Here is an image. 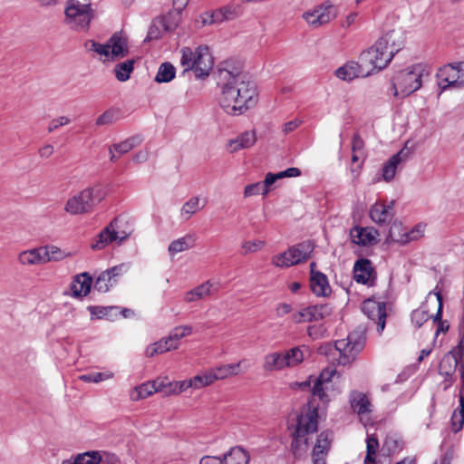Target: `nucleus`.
<instances>
[{"mask_svg":"<svg viewBox=\"0 0 464 464\" xmlns=\"http://www.w3.org/2000/svg\"><path fill=\"white\" fill-rule=\"evenodd\" d=\"M218 86L220 89L218 103L229 115H241L257 102V90L254 82L235 60H226L218 65Z\"/></svg>","mask_w":464,"mask_h":464,"instance_id":"f257e3e1","label":"nucleus"},{"mask_svg":"<svg viewBox=\"0 0 464 464\" xmlns=\"http://www.w3.org/2000/svg\"><path fill=\"white\" fill-rule=\"evenodd\" d=\"M180 65L184 68L183 73L193 71L196 77L204 79L208 76L214 65V59L207 45H198L196 48L182 47L179 50Z\"/></svg>","mask_w":464,"mask_h":464,"instance_id":"f03ea898","label":"nucleus"},{"mask_svg":"<svg viewBox=\"0 0 464 464\" xmlns=\"http://www.w3.org/2000/svg\"><path fill=\"white\" fill-rule=\"evenodd\" d=\"M309 408L304 413L296 416L295 430L293 432L292 450L294 454L300 457L306 451L310 433L317 431V407Z\"/></svg>","mask_w":464,"mask_h":464,"instance_id":"7ed1b4c3","label":"nucleus"},{"mask_svg":"<svg viewBox=\"0 0 464 464\" xmlns=\"http://www.w3.org/2000/svg\"><path fill=\"white\" fill-rule=\"evenodd\" d=\"M423 72L420 63L396 72L391 80L393 96L404 98L418 91L422 85Z\"/></svg>","mask_w":464,"mask_h":464,"instance_id":"20e7f679","label":"nucleus"},{"mask_svg":"<svg viewBox=\"0 0 464 464\" xmlns=\"http://www.w3.org/2000/svg\"><path fill=\"white\" fill-rule=\"evenodd\" d=\"M95 11L91 0H68L64 9V23L72 30L87 31Z\"/></svg>","mask_w":464,"mask_h":464,"instance_id":"39448f33","label":"nucleus"},{"mask_svg":"<svg viewBox=\"0 0 464 464\" xmlns=\"http://www.w3.org/2000/svg\"><path fill=\"white\" fill-rule=\"evenodd\" d=\"M105 196L106 192L101 186L87 188L69 198L64 209L72 215L87 213L92 211L93 207L101 202Z\"/></svg>","mask_w":464,"mask_h":464,"instance_id":"423d86ee","label":"nucleus"},{"mask_svg":"<svg viewBox=\"0 0 464 464\" xmlns=\"http://www.w3.org/2000/svg\"><path fill=\"white\" fill-rule=\"evenodd\" d=\"M365 343V335L362 330L351 332L345 339L335 341L334 347L339 353L338 363L347 365L354 361Z\"/></svg>","mask_w":464,"mask_h":464,"instance_id":"0eeeda50","label":"nucleus"},{"mask_svg":"<svg viewBox=\"0 0 464 464\" xmlns=\"http://www.w3.org/2000/svg\"><path fill=\"white\" fill-rule=\"evenodd\" d=\"M392 61L385 50L376 42L369 49L362 51L359 56V62L363 69L369 71V75L374 72L384 69Z\"/></svg>","mask_w":464,"mask_h":464,"instance_id":"6e6552de","label":"nucleus"},{"mask_svg":"<svg viewBox=\"0 0 464 464\" xmlns=\"http://www.w3.org/2000/svg\"><path fill=\"white\" fill-rule=\"evenodd\" d=\"M336 16V8L329 1H325L316 6L314 10L307 11L303 14V18L314 28H317L330 23Z\"/></svg>","mask_w":464,"mask_h":464,"instance_id":"1a4fd4ad","label":"nucleus"},{"mask_svg":"<svg viewBox=\"0 0 464 464\" xmlns=\"http://www.w3.org/2000/svg\"><path fill=\"white\" fill-rule=\"evenodd\" d=\"M362 311L370 320L377 324V331L379 334H382L386 324V304L369 298L362 302Z\"/></svg>","mask_w":464,"mask_h":464,"instance_id":"9d476101","label":"nucleus"},{"mask_svg":"<svg viewBox=\"0 0 464 464\" xmlns=\"http://www.w3.org/2000/svg\"><path fill=\"white\" fill-rule=\"evenodd\" d=\"M461 65L462 63L448 64L440 69L438 78L440 88L464 86V71Z\"/></svg>","mask_w":464,"mask_h":464,"instance_id":"9b49d317","label":"nucleus"},{"mask_svg":"<svg viewBox=\"0 0 464 464\" xmlns=\"http://www.w3.org/2000/svg\"><path fill=\"white\" fill-rule=\"evenodd\" d=\"M395 201H377L370 208L371 219L380 225H389L394 217Z\"/></svg>","mask_w":464,"mask_h":464,"instance_id":"f8f14e48","label":"nucleus"},{"mask_svg":"<svg viewBox=\"0 0 464 464\" xmlns=\"http://www.w3.org/2000/svg\"><path fill=\"white\" fill-rule=\"evenodd\" d=\"M129 268L126 264H121L102 272L94 283V289L105 293L110 287L117 283L118 277L125 273Z\"/></svg>","mask_w":464,"mask_h":464,"instance_id":"ddd939ff","label":"nucleus"},{"mask_svg":"<svg viewBox=\"0 0 464 464\" xmlns=\"http://www.w3.org/2000/svg\"><path fill=\"white\" fill-rule=\"evenodd\" d=\"M377 43L378 46L381 45L392 59L404 45L403 34L400 30H392L383 34Z\"/></svg>","mask_w":464,"mask_h":464,"instance_id":"4468645a","label":"nucleus"},{"mask_svg":"<svg viewBox=\"0 0 464 464\" xmlns=\"http://www.w3.org/2000/svg\"><path fill=\"white\" fill-rule=\"evenodd\" d=\"M353 278L357 283L372 285L375 271L369 259L361 258L353 266Z\"/></svg>","mask_w":464,"mask_h":464,"instance_id":"2eb2a0df","label":"nucleus"},{"mask_svg":"<svg viewBox=\"0 0 464 464\" xmlns=\"http://www.w3.org/2000/svg\"><path fill=\"white\" fill-rule=\"evenodd\" d=\"M334 74L343 81L350 82L356 77L369 76V71L364 70L360 62L350 61L336 69Z\"/></svg>","mask_w":464,"mask_h":464,"instance_id":"dca6fc26","label":"nucleus"},{"mask_svg":"<svg viewBox=\"0 0 464 464\" xmlns=\"http://www.w3.org/2000/svg\"><path fill=\"white\" fill-rule=\"evenodd\" d=\"M116 220L112 221L107 227H105L99 235V239L96 243L92 245V249H102L109 243L119 241L121 243L127 237V234H120L115 230Z\"/></svg>","mask_w":464,"mask_h":464,"instance_id":"f3484780","label":"nucleus"},{"mask_svg":"<svg viewBox=\"0 0 464 464\" xmlns=\"http://www.w3.org/2000/svg\"><path fill=\"white\" fill-rule=\"evenodd\" d=\"M256 142V134L255 130H246L240 133L235 139L229 140L227 148L231 153L240 150L249 149Z\"/></svg>","mask_w":464,"mask_h":464,"instance_id":"a211bd4d","label":"nucleus"},{"mask_svg":"<svg viewBox=\"0 0 464 464\" xmlns=\"http://www.w3.org/2000/svg\"><path fill=\"white\" fill-rule=\"evenodd\" d=\"M349 401L353 411L360 416L361 420H362L365 414L372 411L369 399L361 392L352 391L349 395Z\"/></svg>","mask_w":464,"mask_h":464,"instance_id":"6ab92c4d","label":"nucleus"},{"mask_svg":"<svg viewBox=\"0 0 464 464\" xmlns=\"http://www.w3.org/2000/svg\"><path fill=\"white\" fill-rule=\"evenodd\" d=\"M331 372H323L318 377L314 380L312 387V396L317 397L324 404L327 403L330 399L326 393L328 385L330 383Z\"/></svg>","mask_w":464,"mask_h":464,"instance_id":"aec40b11","label":"nucleus"},{"mask_svg":"<svg viewBox=\"0 0 464 464\" xmlns=\"http://www.w3.org/2000/svg\"><path fill=\"white\" fill-rule=\"evenodd\" d=\"M92 284V278L87 272L75 276L74 279L71 284V290L72 292L73 296H86L90 293Z\"/></svg>","mask_w":464,"mask_h":464,"instance_id":"412c9836","label":"nucleus"},{"mask_svg":"<svg viewBox=\"0 0 464 464\" xmlns=\"http://www.w3.org/2000/svg\"><path fill=\"white\" fill-rule=\"evenodd\" d=\"M463 362L457 357L455 351H450L441 359L439 365V373L442 376L451 378L457 367Z\"/></svg>","mask_w":464,"mask_h":464,"instance_id":"4be33fe9","label":"nucleus"},{"mask_svg":"<svg viewBox=\"0 0 464 464\" xmlns=\"http://www.w3.org/2000/svg\"><path fill=\"white\" fill-rule=\"evenodd\" d=\"M111 59L122 58L129 53L127 39L119 33L113 34L109 39Z\"/></svg>","mask_w":464,"mask_h":464,"instance_id":"5701e85b","label":"nucleus"},{"mask_svg":"<svg viewBox=\"0 0 464 464\" xmlns=\"http://www.w3.org/2000/svg\"><path fill=\"white\" fill-rule=\"evenodd\" d=\"M375 230H369L368 228L354 227L350 231L352 242L356 245L367 246L376 243L374 234Z\"/></svg>","mask_w":464,"mask_h":464,"instance_id":"b1692460","label":"nucleus"},{"mask_svg":"<svg viewBox=\"0 0 464 464\" xmlns=\"http://www.w3.org/2000/svg\"><path fill=\"white\" fill-rule=\"evenodd\" d=\"M403 150L399 151L397 154L392 156L388 161H386L382 169V178H376L373 182H378L383 179L386 182L392 181L396 174L398 164L401 160V155Z\"/></svg>","mask_w":464,"mask_h":464,"instance_id":"393cba45","label":"nucleus"},{"mask_svg":"<svg viewBox=\"0 0 464 464\" xmlns=\"http://www.w3.org/2000/svg\"><path fill=\"white\" fill-rule=\"evenodd\" d=\"M434 294L435 293L433 292H430L426 298L425 304L411 313V322L416 327L420 328L425 322L428 321L429 318L431 317V315L429 314V311L426 306L430 302H431L433 304L437 303Z\"/></svg>","mask_w":464,"mask_h":464,"instance_id":"a878e982","label":"nucleus"},{"mask_svg":"<svg viewBox=\"0 0 464 464\" xmlns=\"http://www.w3.org/2000/svg\"><path fill=\"white\" fill-rule=\"evenodd\" d=\"M310 285L312 291L317 296H326L331 293L327 276L321 272H316V274L311 276Z\"/></svg>","mask_w":464,"mask_h":464,"instance_id":"bb28decb","label":"nucleus"},{"mask_svg":"<svg viewBox=\"0 0 464 464\" xmlns=\"http://www.w3.org/2000/svg\"><path fill=\"white\" fill-rule=\"evenodd\" d=\"M313 250V247L309 242H303L293 246L287 250V255L291 256L294 261L289 262V264L297 265L303 261H305L309 258L310 254Z\"/></svg>","mask_w":464,"mask_h":464,"instance_id":"cd10ccee","label":"nucleus"},{"mask_svg":"<svg viewBox=\"0 0 464 464\" xmlns=\"http://www.w3.org/2000/svg\"><path fill=\"white\" fill-rule=\"evenodd\" d=\"M196 236L194 234H187L186 236L173 240L169 247L168 251L169 255L175 256L178 253L188 250L195 246Z\"/></svg>","mask_w":464,"mask_h":464,"instance_id":"c85d7f7f","label":"nucleus"},{"mask_svg":"<svg viewBox=\"0 0 464 464\" xmlns=\"http://www.w3.org/2000/svg\"><path fill=\"white\" fill-rule=\"evenodd\" d=\"M388 238L391 241L406 244L411 240L416 239L414 230L408 232L404 231L400 223L394 222L389 231Z\"/></svg>","mask_w":464,"mask_h":464,"instance_id":"c756f323","label":"nucleus"},{"mask_svg":"<svg viewBox=\"0 0 464 464\" xmlns=\"http://www.w3.org/2000/svg\"><path fill=\"white\" fill-rule=\"evenodd\" d=\"M223 464H247L249 456L247 452L240 447L231 448L229 451L221 456Z\"/></svg>","mask_w":464,"mask_h":464,"instance_id":"7c9ffc66","label":"nucleus"},{"mask_svg":"<svg viewBox=\"0 0 464 464\" xmlns=\"http://www.w3.org/2000/svg\"><path fill=\"white\" fill-rule=\"evenodd\" d=\"M287 367L284 353H272L264 358L263 368L265 371H279Z\"/></svg>","mask_w":464,"mask_h":464,"instance_id":"2f4dec72","label":"nucleus"},{"mask_svg":"<svg viewBox=\"0 0 464 464\" xmlns=\"http://www.w3.org/2000/svg\"><path fill=\"white\" fill-rule=\"evenodd\" d=\"M176 76V67L169 62L162 63L158 69L154 81L158 83H168Z\"/></svg>","mask_w":464,"mask_h":464,"instance_id":"473e14b6","label":"nucleus"},{"mask_svg":"<svg viewBox=\"0 0 464 464\" xmlns=\"http://www.w3.org/2000/svg\"><path fill=\"white\" fill-rule=\"evenodd\" d=\"M213 285L210 281H207L202 285L193 288L192 290L186 293L184 300L187 303L195 302L197 300L202 299L211 294V287Z\"/></svg>","mask_w":464,"mask_h":464,"instance_id":"72a5a7b5","label":"nucleus"},{"mask_svg":"<svg viewBox=\"0 0 464 464\" xmlns=\"http://www.w3.org/2000/svg\"><path fill=\"white\" fill-rule=\"evenodd\" d=\"M331 445V432L323 431L318 435L316 444L313 449V456L326 455Z\"/></svg>","mask_w":464,"mask_h":464,"instance_id":"f704fd0d","label":"nucleus"},{"mask_svg":"<svg viewBox=\"0 0 464 464\" xmlns=\"http://www.w3.org/2000/svg\"><path fill=\"white\" fill-rule=\"evenodd\" d=\"M155 388L153 386L152 382H144L137 387H135L130 392V398L133 401H138L140 400L145 399L153 393H155Z\"/></svg>","mask_w":464,"mask_h":464,"instance_id":"c9c22d12","label":"nucleus"},{"mask_svg":"<svg viewBox=\"0 0 464 464\" xmlns=\"http://www.w3.org/2000/svg\"><path fill=\"white\" fill-rule=\"evenodd\" d=\"M134 60H127L117 63L114 67L115 77L120 82H126L130 79V73L134 69Z\"/></svg>","mask_w":464,"mask_h":464,"instance_id":"e433bc0d","label":"nucleus"},{"mask_svg":"<svg viewBox=\"0 0 464 464\" xmlns=\"http://www.w3.org/2000/svg\"><path fill=\"white\" fill-rule=\"evenodd\" d=\"M205 207V204L200 206V198L198 197H193L185 202L180 209V215L186 220L189 219L192 215L199 211Z\"/></svg>","mask_w":464,"mask_h":464,"instance_id":"4c0bfd02","label":"nucleus"},{"mask_svg":"<svg viewBox=\"0 0 464 464\" xmlns=\"http://www.w3.org/2000/svg\"><path fill=\"white\" fill-rule=\"evenodd\" d=\"M309 308L311 322L323 320L330 316L333 313V307L329 304L310 305Z\"/></svg>","mask_w":464,"mask_h":464,"instance_id":"58836bf2","label":"nucleus"},{"mask_svg":"<svg viewBox=\"0 0 464 464\" xmlns=\"http://www.w3.org/2000/svg\"><path fill=\"white\" fill-rule=\"evenodd\" d=\"M142 142V138L140 135H136L133 137H130L120 143H116L112 145V148L115 151L118 153L125 154L131 150L133 148L137 147Z\"/></svg>","mask_w":464,"mask_h":464,"instance_id":"ea45409f","label":"nucleus"},{"mask_svg":"<svg viewBox=\"0 0 464 464\" xmlns=\"http://www.w3.org/2000/svg\"><path fill=\"white\" fill-rule=\"evenodd\" d=\"M436 296V301L438 304V310L436 314L433 316V321L439 323L438 329L436 331V335H439L440 333H446L449 328L450 324L447 321H442V295L440 292H437L434 294Z\"/></svg>","mask_w":464,"mask_h":464,"instance_id":"a19ab883","label":"nucleus"},{"mask_svg":"<svg viewBox=\"0 0 464 464\" xmlns=\"http://www.w3.org/2000/svg\"><path fill=\"white\" fill-rule=\"evenodd\" d=\"M366 457L364 459V464H373L375 461V453L379 449L378 438L375 434H369L366 439Z\"/></svg>","mask_w":464,"mask_h":464,"instance_id":"79ce46f5","label":"nucleus"},{"mask_svg":"<svg viewBox=\"0 0 464 464\" xmlns=\"http://www.w3.org/2000/svg\"><path fill=\"white\" fill-rule=\"evenodd\" d=\"M39 251L36 248L23 251L18 256V261L24 266L39 265Z\"/></svg>","mask_w":464,"mask_h":464,"instance_id":"37998d69","label":"nucleus"},{"mask_svg":"<svg viewBox=\"0 0 464 464\" xmlns=\"http://www.w3.org/2000/svg\"><path fill=\"white\" fill-rule=\"evenodd\" d=\"M287 367H294L304 360V353L300 347H294L286 351L285 353Z\"/></svg>","mask_w":464,"mask_h":464,"instance_id":"c03bdc74","label":"nucleus"},{"mask_svg":"<svg viewBox=\"0 0 464 464\" xmlns=\"http://www.w3.org/2000/svg\"><path fill=\"white\" fill-rule=\"evenodd\" d=\"M193 328L190 325H179L173 328L169 336L173 343H179L181 338L187 337L192 334Z\"/></svg>","mask_w":464,"mask_h":464,"instance_id":"a18cd8bd","label":"nucleus"},{"mask_svg":"<svg viewBox=\"0 0 464 464\" xmlns=\"http://www.w3.org/2000/svg\"><path fill=\"white\" fill-rule=\"evenodd\" d=\"M113 377V373L111 372H90L86 374L81 375L80 380L85 382H94L98 383L104 380H109Z\"/></svg>","mask_w":464,"mask_h":464,"instance_id":"49530a36","label":"nucleus"},{"mask_svg":"<svg viewBox=\"0 0 464 464\" xmlns=\"http://www.w3.org/2000/svg\"><path fill=\"white\" fill-rule=\"evenodd\" d=\"M217 381V377H215L212 370L205 372L202 375H197L193 378L194 388H202L204 386L209 385Z\"/></svg>","mask_w":464,"mask_h":464,"instance_id":"de8ad7c7","label":"nucleus"},{"mask_svg":"<svg viewBox=\"0 0 464 464\" xmlns=\"http://www.w3.org/2000/svg\"><path fill=\"white\" fill-rule=\"evenodd\" d=\"M80 458V464H99L101 462V456L97 451H87L76 456Z\"/></svg>","mask_w":464,"mask_h":464,"instance_id":"09e8293b","label":"nucleus"},{"mask_svg":"<svg viewBox=\"0 0 464 464\" xmlns=\"http://www.w3.org/2000/svg\"><path fill=\"white\" fill-rule=\"evenodd\" d=\"M267 195V190L263 188L261 182L252 183L245 187L244 196L245 198L256 196V195Z\"/></svg>","mask_w":464,"mask_h":464,"instance_id":"8fccbe9b","label":"nucleus"},{"mask_svg":"<svg viewBox=\"0 0 464 464\" xmlns=\"http://www.w3.org/2000/svg\"><path fill=\"white\" fill-rule=\"evenodd\" d=\"M89 44H92V51L97 53L98 54L103 55L106 58H109L111 56L109 41L104 44H101L95 42L94 40H88L85 43V47H88Z\"/></svg>","mask_w":464,"mask_h":464,"instance_id":"3c124183","label":"nucleus"},{"mask_svg":"<svg viewBox=\"0 0 464 464\" xmlns=\"http://www.w3.org/2000/svg\"><path fill=\"white\" fill-rule=\"evenodd\" d=\"M264 246V242L260 240L255 241H245L241 245L242 254L247 255L249 253H255L261 249Z\"/></svg>","mask_w":464,"mask_h":464,"instance_id":"603ef678","label":"nucleus"},{"mask_svg":"<svg viewBox=\"0 0 464 464\" xmlns=\"http://www.w3.org/2000/svg\"><path fill=\"white\" fill-rule=\"evenodd\" d=\"M294 261L292 258V255L288 256L287 251L276 255L273 257V264L278 267H288L295 266V264H289V262Z\"/></svg>","mask_w":464,"mask_h":464,"instance_id":"864d4df0","label":"nucleus"},{"mask_svg":"<svg viewBox=\"0 0 464 464\" xmlns=\"http://www.w3.org/2000/svg\"><path fill=\"white\" fill-rule=\"evenodd\" d=\"M48 246L51 255V259H53V262L61 261L72 256L71 252H65L64 250H62L60 247L56 246L48 245Z\"/></svg>","mask_w":464,"mask_h":464,"instance_id":"5fc2aeb1","label":"nucleus"},{"mask_svg":"<svg viewBox=\"0 0 464 464\" xmlns=\"http://www.w3.org/2000/svg\"><path fill=\"white\" fill-rule=\"evenodd\" d=\"M464 424V412L455 410L451 416V429L454 432L459 431Z\"/></svg>","mask_w":464,"mask_h":464,"instance_id":"6e6d98bb","label":"nucleus"},{"mask_svg":"<svg viewBox=\"0 0 464 464\" xmlns=\"http://www.w3.org/2000/svg\"><path fill=\"white\" fill-rule=\"evenodd\" d=\"M116 114L117 112L113 110L106 111L98 117L96 124L100 126L111 124L117 121Z\"/></svg>","mask_w":464,"mask_h":464,"instance_id":"4d7b16f0","label":"nucleus"},{"mask_svg":"<svg viewBox=\"0 0 464 464\" xmlns=\"http://www.w3.org/2000/svg\"><path fill=\"white\" fill-rule=\"evenodd\" d=\"M292 321L295 324L311 322V313L309 306L301 309L292 314Z\"/></svg>","mask_w":464,"mask_h":464,"instance_id":"13d9d810","label":"nucleus"},{"mask_svg":"<svg viewBox=\"0 0 464 464\" xmlns=\"http://www.w3.org/2000/svg\"><path fill=\"white\" fill-rule=\"evenodd\" d=\"M156 343L160 353H164L166 352L179 348V343H173L172 340H169V336L160 339V341L156 342Z\"/></svg>","mask_w":464,"mask_h":464,"instance_id":"bf43d9fd","label":"nucleus"},{"mask_svg":"<svg viewBox=\"0 0 464 464\" xmlns=\"http://www.w3.org/2000/svg\"><path fill=\"white\" fill-rule=\"evenodd\" d=\"M325 329L322 324L307 327V334L312 340H317L324 336Z\"/></svg>","mask_w":464,"mask_h":464,"instance_id":"052dcab7","label":"nucleus"},{"mask_svg":"<svg viewBox=\"0 0 464 464\" xmlns=\"http://www.w3.org/2000/svg\"><path fill=\"white\" fill-rule=\"evenodd\" d=\"M113 307H104V306H90L89 310L92 315H95L97 318H105L109 315V312H111Z\"/></svg>","mask_w":464,"mask_h":464,"instance_id":"680f3d73","label":"nucleus"},{"mask_svg":"<svg viewBox=\"0 0 464 464\" xmlns=\"http://www.w3.org/2000/svg\"><path fill=\"white\" fill-rule=\"evenodd\" d=\"M281 179L279 172L278 173H267L266 175L265 180L261 182L263 188L267 190V194L270 190V186H272L277 179Z\"/></svg>","mask_w":464,"mask_h":464,"instance_id":"e2e57ef3","label":"nucleus"},{"mask_svg":"<svg viewBox=\"0 0 464 464\" xmlns=\"http://www.w3.org/2000/svg\"><path fill=\"white\" fill-rule=\"evenodd\" d=\"M70 122V119L66 116H61L57 119L53 120L48 126V132H53L56 129H58L60 126L66 125Z\"/></svg>","mask_w":464,"mask_h":464,"instance_id":"0e129e2a","label":"nucleus"},{"mask_svg":"<svg viewBox=\"0 0 464 464\" xmlns=\"http://www.w3.org/2000/svg\"><path fill=\"white\" fill-rule=\"evenodd\" d=\"M364 142L359 134H354L352 141L353 152H359L360 155H363Z\"/></svg>","mask_w":464,"mask_h":464,"instance_id":"69168bd1","label":"nucleus"},{"mask_svg":"<svg viewBox=\"0 0 464 464\" xmlns=\"http://www.w3.org/2000/svg\"><path fill=\"white\" fill-rule=\"evenodd\" d=\"M37 249H38L39 255H40L39 265L53 262V259H51V255H50L48 246H40V247H37Z\"/></svg>","mask_w":464,"mask_h":464,"instance_id":"338daca9","label":"nucleus"},{"mask_svg":"<svg viewBox=\"0 0 464 464\" xmlns=\"http://www.w3.org/2000/svg\"><path fill=\"white\" fill-rule=\"evenodd\" d=\"M169 381L168 378L164 379H156L152 381L153 386L155 388L156 392H163L165 394V391H168L169 385L168 382Z\"/></svg>","mask_w":464,"mask_h":464,"instance_id":"774afa93","label":"nucleus"}]
</instances>
